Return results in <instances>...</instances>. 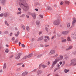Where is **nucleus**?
Here are the masks:
<instances>
[{"mask_svg":"<svg viewBox=\"0 0 76 76\" xmlns=\"http://www.w3.org/2000/svg\"><path fill=\"white\" fill-rule=\"evenodd\" d=\"M47 10H52V8L50 7H48L47 8Z\"/></svg>","mask_w":76,"mask_h":76,"instance_id":"obj_16","label":"nucleus"},{"mask_svg":"<svg viewBox=\"0 0 76 76\" xmlns=\"http://www.w3.org/2000/svg\"><path fill=\"white\" fill-rule=\"evenodd\" d=\"M21 13H22V12L20 11V12H17V15H19V14H21Z\"/></svg>","mask_w":76,"mask_h":76,"instance_id":"obj_33","label":"nucleus"},{"mask_svg":"<svg viewBox=\"0 0 76 76\" xmlns=\"http://www.w3.org/2000/svg\"><path fill=\"white\" fill-rule=\"evenodd\" d=\"M42 31H41L39 32V35H40L41 34H42Z\"/></svg>","mask_w":76,"mask_h":76,"instance_id":"obj_41","label":"nucleus"},{"mask_svg":"<svg viewBox=\"0 0 76 76\" xmlns=\"http://www.w3.org/2000/svg\"><path fill=\"white\" fill-rule=\"evenodd\" d=\"M59 61V60L58 59H56L54 61H53V64L52 65V67H53L56 64L58 61Z\"/></svg>","mask_w":76,"mask_h":76,"instance_id":"obj_3","label":"nucleus"},{"mask_svg":"<svg viewBox=\"0 0 76 76\" xmlns=\"http://www.w3.org/2000/svg\"><path fill=\"white\" fill-rule=\"evenodd\" d=\"M13 34V33H10V36H11Z\"/></svg>","mask_w":76,"mask_h":76,"instance_id":"obj_50","label":"nucleus"},{"mask_svg":"<svg viewBox=\"0 0 76 76\" xmlns=\"http://www.w3.org/2000/svg\"><path fill=\"white\" fill-rule=\"evenodd\" d=\"M15 42H18V41L17 40H15Z\"/></svg>","mask_w":76,"mask_h":76,"instance_id":"obj_61","label":"nucleus"},{"mask_svg":"<svg viewBox=\"0 0 76 76\" xmlns=\"http://www.w3.org/2000/svg\"><path fill=\"white\" fill-rule=\"evenodd\" d=\"M4 15V14L3 13H1V15H0V17H2Z\"/></svg>","mask_w":76,"mask_h":76,"instance_id":"obj_36","label":"nucleus"},{"mask_svg":"<svg viewBox=\"0 0 76 76\" xmlns=\"http://www.w3.org/2000/svg\"><path fill=\"white\" fill-rule=\"evenodd\" d=\"M26 16L27 18H29V16H28V15H26Z\"/></svg>","mask_w":76,"mask_h":76,"instance_id":"obj_58","label":"nucleus"},{"mask_svg":"<svg viewBox=\"0 0 76 76\" xmlns=\"http://www.w3.org/2000/svg\"><path fill=\"white\" fill-rule=\"evenodd\" d=\"M25 16V15L24 14H22L20 16V18H23Z\"/></svg>","mask_w":76,"mask_h":76,"instance_id":"obj_29","label":"nucleus"},{"mask_svg":"<svg viewBox=\"0 0 76 76\" xmlns=\"http://www.w3.org/2000/svg\"><path fill=\"white\" fill-rule=\"evenodd\" d=\"M39 16L41 18H43V16L42 15H40Z\"/></svg>","mask_w":76,"mask_h":76,"instance_id":"obj_39","label":"nucleus"},{"mask_svg":"<svg viewBox=\"0 0 76 76\" xmlns=\"http://www.w3.org/2000/svg\"><path fill=\"white\" fill-rule=\"evenodd\" d=\"M27 57V56H24L23 58V59H26V58Z\"/></svg>","mask_w":76,"mask_h":76,"instance_id":"obj_32","label":"nucleus"},{"mask_svg":"<svg viewBox=\"0 0 76 76\" xmlns=\"http://www.w3.org/2000/svg\"><path fill=\"white\" fill-rule=\"evenodd\" d=\"M28 72H23L22 74V76H25L26 75L28 74Z\"/></svg>","mask_w":76,"mask_h":76,"instance_id":"obj_10","label":"nucleus"},{"mask_svg":"<svg viewBox=\"0 0 76 76\" xmlns=\"http://www.w3.org/2000/svg\"><path fill=\"white\" fill-rule=\"evenodd\" d=\"M65 3L67 5H69L70 3V2H69V1H65Z\"/></svg>","mask_w":76,"mask_h":76,"instance_id":"obj_25","label":"nucleus"},{"mask_svg":"<svg viewBox=\"0 0 76 76\" xmlns=\"http://www.w3.org/2000/svg\"><path fill=\"white\" fill-rule=\"evenodd\" d=\"M5 23L7 26H10V24H8V23H7V21H5Z\"/></svg>","mask_w":76,"mask_h":76,"instance_id":"obj_17","label":"nucleus"},{"mask_svg":"<svg viewBox=\"0 0 76 76\" xmlns=\"http://www.w3.org/2000/svg\"><path fill=\"white\" fill-rule=\"evenodd\" d=\"M5 52L6 53H8L9 52V50H8L7 49H6Z\"/></svg>","mask_w":76,"mask_h":76,"instance_id":"obj_37","label":"nucleus"},{"mask_svg":"<svg viewBox=\"0 0 76 76\" xmlns=\"http://www.w3.org/2000/svg\"><path fill=\"white\" fill-rule=\"evenodd\" d=\"M71 64L73 66L76 65V59H73L71 60Z\"/></svg>","mask_w":76,"mask_h":76,"instance_id":"obj_2","label":"nucleus"},{"mask_svg":"<svg viewBox=\"0 0 76 76\" xmlns=\"http://www.w3.org/2000/svg\"><path fill=\"white\" fill-rule=\"evenodd\" d=\"M40 46L41 47H44V46L43 45H40Z\"/></svg>","mask_w":76,"mask_h":76,"instance_id":"obj_45","label":"nucleus"},{"mask_svg":"<svg viewBox=\"0 0 76 76\" xmlns=\"http://www.w3.org/2000/svg\"><path fill=\"white\" fill-rule=\"evenodd\" d=\"M58 56V54H56L55 56H54L55 57H57Z\"/></svg>","mask_w":76,"mask_h":76,"instance_id":"obj_51","label":"nucleus"},{"mask_svg":"<svg viewBox=\"0 0 76 76\" xmlns=\"http://www.w3.org/2000/svg\"><path fill=\"white\" fill-rule=\"evenodd\" d=\"M63 3H64L63 2H62V1L60 3L61 5H62L63 4Z\"/></svg>","mask_w":76,"mask_h":76,"instance_id":"obj_43","label":"nucleus"},{"mask_svg":"<svg viewBox=\"0 0 76 76\" xmlns=\"http://www.w3.org/2000/svg\"><path fill=\"white\" fill-rule=\"evenodd\" d=\"M7 67V64L6 63H4V66H3V69H6Z\"/></svg>","mask_w":76,"mask_h":76,"instance_id":"obj_15","label":"nucleus"},{"mask_svg":"<svg viewBox=\"0 0 76 76\" xmlns=\"http://www.w3.org/2000/svg\"><path fill=\"white\" fill-rule=\"evenodd\" d=\"M66 39H64L62 40V41H61V42H66Z\"/></svg>","mask_w":76,"mask_h":76,"instance_id":"obj_27","label":"nucleus"},{"mask_svg":"<svg viewBox=\"0 0 76 76\" xmlns=\"http://www.w3.org/2000/svg\"><path fill=\"white\" fill-rule=\"evenodd\" d=\"M62 63H63L62 62L60 61V62H59V64H60V65H61V64H62Z\"/></svg>","mask_w":76,"mask_h":76,"instance_id":"obj_44","label":"nucleus"},{"mask_svg":"<svg viewBox=\"0 0 76 76\" xmlns=\"http://www.w3.org/2000/svg\"><path fill=\"white\" fill-rule=\"evenodd\" d=\"M50 74H48V75H47V76H50Z\"/></svg>","mask_w":76,"mask_h":76,"instance_id":"obj_63","label":"nucleus"},{"mask_svg":"<svg viewBox=\"0 0 76 76\" xmlns=\"http://www.w3.org/2000/svg\"><path fill=\"white\" fill-rule=\"evenodd\" d=\"M18 10L19 11H20L21 10V9H20V8H18Z\"/></svg>","mask_w":76,"mask_h":76,"instance_id":"obj_52","label":"nucleus"},{"mask_svg":"<svg viewBox=\"0 0 76 76\" xmlns=\"http://www.w3.org/2000/svg\"><path fill=\"white\" fill-rule=\"evenodd\" d=\"M20 32L19 31H18L17 32V34H15V37H18L19 35V34Z\"/></svg>","mask_w":76,"mask_h":76,"instance_id":"obj_19","label":"nucleus"},{"mask_svg":"<svg viewBox=\"0 0 76 76\" xmlns=\"http://www.w3.org/2000/svg\"><path fill=\"white\" fill-rule=\"evenodd\" d=\"M71 26V24L70 23H69L67 24V28H69Z\"/></svg>","mask_w":76,"mask_h":76,"instance_id":"obj_26","label":"nucleus"},{"mask_svg":"<svg viewBox=\"0 0 76 76\" xmlns=\"http://www.w3.org/2000/svg\"><path fill=\"white\" fill-rule=\"evenodd\" d=\"M43 39V36H42L38 39V41H40V40H42Z\"/></svg>","mask_w":76,"mask_h":76,"instance_id":"obj_21","label":"nucleus"},{"mask_svg":"<svg viewBox=\"0 0 76 76\" xmlns=\"http://www.w3.org/2000/svg\"><path fill=\"white\" fill-rule=\"evenodd\" d=\"M69 70L65 69L64 70V72L65 73H67V72H69Z\"/></svg>","mask_w":76,"mask_h":76,"instance_id":"obj_28","label":"nucleus"},{"mask_svg":"<svg viewBox=\"0 0 76 76\" xmlns=\"http://www.w3.org/2000/svg\"><path fill=\"white\" fill-rule=\"evenodd\" d=\"M35 10L37 11H38V10L37 9H36Z\"/></svg>","mask_w":76,"mask_h":76,"instance_id":"obj_56","label":"nucleus"},{"mask_svg":"<svg viewBox=\"0 0 76 76\" xmlns=\"http://www.w3.org/2000/svg\"><path fill=\"white\" fill-rule=\"evenodd\" d=\"M76 23V18H73V20L72 22V25H74L75 23Z\"/></svg>","mask_w":76,"mask_h":76,"instance_id":"obj_7","label":"nucleus"},{"mask_svg":"<svg viewBox=\"0 0 76 76\" xmlns=\"http://www.w3.org/2000/svg\"><path fill=\"white\" fill-rule=\"evenodd\" d=\"M7 33H8V31H5L4 32V34H7Z\"/></svg>","mask_w":76,"mask_h":76,"instance_id":"obj_48","label":"nucleus"},{"mask_svg":"<svg viewBox=\"0 0 76 76\" xmlns=\"http://www.w3.org/2000/svg\"><path fill=\"white\" fill-rule=\"evenodd\" d=\"M24 64L22 65V67H24Z\"/></svg>","mask_w":76,"mask_h":76,"instance_id":"obj_60","label":"nucleus"},{"mask_svg":"<svg viewBox=\"0 0 76 76\" xmlns=\"http://www.w3.org/2000/svg\"><path fill=\"white\" fill-rule=\"evenodd\" d=\"M33 54L32 53H31L30 54H28V56H27V57L28 58H29L31 57H32L33 56Z\"/></svg>","mask_w":76,"mask_h":76,"instance_id":"obj_9","label":"nucleus"},{"mask_svg":"<svg viewBox=\"0 0 76 76\" xmlns=\"http://www.w3.org/2000/svg\"><path fill=\"white\" fill-rule=\"evenodd\" d=\"M71 38H72L74 39H76V31L71 34Z\"/></svg>","mask_w":76,"mask_h":76,"instance_id":"obj_4","label":"nucleus"},{"mask_svg":"<svg viewBox=\"0 0 76 76\" xmlns=\"http://www.w3.org/2000/svg\"><path fill=\"white\" fill-rule=\"evenodd\" d=\"M42 56V54L39 55L37 56V58L40 57Z\"/></svg>","mask_w":76,"mask_h":76,"instance_id":"obj_34","label":"nucleus"},{"mask_svg":"<svg viewBox=\"0 0 76 76\" xmlns=\"http://www.w3.org/2000/svg\"><path fill=\"white\" fill-rule=\"evenodd\" d=\"M60 23V20H57L56 21H55L53 22V24L56 25H58Z\"/></svg>","mask_w":76,"mask_h":76,"instance_id":"obj_6","label":"nucleus"},{"mask_svg":"<svg viewBox=\"0 0 76 76\" xmlns=\"http://www.w3.org/2000/svg\"><path fill=\"white\" fill-rule=\"evenodd\" d=\"M48 65H49L50 64V62H49V61H48Z\"/></svg>","mask_w":76,"mask_h":76,"instance_id":"obj_55","label":"nucleus"},{"mask_svg":"<svg viewBox=\"0 0 76 76\" xmlns=\"http://www.w3.org/2000/svg\"><path fill=\"white\" fill-rule=\"evenodd\" d=\"M21 28L23 29L24 30H25V26H24L23 25H21Z\"/></svg>","mask_w":76,"mask_h":76,"instance_id":"obj_20","label":"nucleus"},{"mask_svg":"<svg viewBox=\"0 0 76 76\" xmlns=\"http://www.w3.org/2000/svg\"><path fill=\"white\" fill-rule=\"evenodd\" d=\"M73 48L72 46H70L67 49L68 50H69L70 49H72V48Z\"/></svg>","mask_w":76,"mask_h":76,"instance_id":"obj_18","label":"nucleus"},{"mask_svg":"<svg viewBox=\"0 0 76 76\" xmlns=\"http://www.w3.org/2000/svg\"><path fill=\"white\" fill-rule=\"evenodd\" d=\"M42 66V64H40L39 66V68H41V67Z\"/></svg>","mask_w":76,"mask_h":76,"instance_id":"obj_47","label":"nucleus"},{"mask_svg":"<svg viewBox=\"0 0 76 76\" xmlns=\"http://www.w3.org/2000/svg\"><path fill=\"white\" fill-rule=\"evenodd\" d=\"M31 15H32V16L33 18H34V19L36 18V15L35 14V13L32 14H31Z\"/></svg>","mask_w":76,"mask_h":76,"instance_id":"obj_13","label":"nucleus"},{"mask_svg":"<svg viewBox=\"0 0 76 76\" xmlns=\"http://www.w3.org/2000/svg\"><path fill=\"white\" fill-rule=\"evenodd\" d=\"M21 46H22V47H23V48H25V45H24L23 44H22L21 45Z\"/></svg>","mask_w":76,"mask_h":76,"instance_id":"obj_40","label":"nucleus"},{"mask_svg":"<svg viewBox=\"0 0 76 76\" xmlns=\"http://www.w3.org/2000/svg\"><path fill=\"white\" fill-rule=\"evenodd\" d=\"M39 23H40V21H36V24L38 26L39 24Z\"/></svg>","mask_w":76,"mask_h":76,"instance_id":"obj_23","label":"nucleus"},{"mask_svg":"<svg viewBox=\"0 0 76 76\" xmlns=\"http://www.w3.org/2000/svg\"><path fill=\"white\" fill-rule=\"evenodd\" d=\"M34 40V39L33 38V39H31V41H33Z\"/></svg>","mask_w":76,"mask_h":76,"instance_id":"obj_57","label":"nucleus"},{"mask_svg":"<svg viewBox=\"0 0 76 76\" xmlns=\"http://www.w3.org/2000/svg\"><path fill=\"white\" fill-rule=\"evenodd\" d=\"M55 76H59V75H56Z\"/></svg>","mask_w":76,"mask_h":76,"instance_id":"obj_64","label":"nucleus"},{"mask_svg":"<svg viewBox=\"0 0 76 76\" xmlns=\"http://www.w3.org/2000/svg\"><path fill=\"white\" fill-rule=\"evenodd\" d=\"M4 15L5 17H7V13H5L4 14Z\"/></svg>","mask_w":76,"mask_h":76,"instance_id":"obj_31","label":"nucleus"},{"mask_svg":"<svg viewBox=\"0 0 76 76\" xmlns=\"http://www.w3.org/2000/svg\"><path fill=\"white\" fill-rule=\"evenodd\" d=\"M28 0H20L19 5L24 11L28 10L29 9V7L28 4L26 3Z\"/></svg>","mask_w":76,"mask_h":76,"instance_id":"obj_1","label":"nucleus"},{"mask_svg":"<svg viewBox=\"0 0 76 76\" xmlns=\"http://www.w3.org/2000/svg\"><path fill=\"white\" fill-rule=\"evenodd\" d=\"M45 38H47V39H48V40H49L50 39V38H49V37H48V36H45Z\"/></svg>","mask_w":76,"mask_h":76,"instance_id":"obj_38","label":"nucleus"},{"mask_svg":"<svg viewBox=\"0 0 76 76\" xmlns=\"http://www.w3.org/2000/svg\"><path fill=\"white\" fill-rule=\"evenodd\" d=\"M60 69V67H58V68H56V69H55L54 70V72H56V70L57 69Z\"/></svg>","mask_w":76,"mask_h":76,"instance_id":"obj_30","label":"nucleus"},{"mask_svg":"<svg viewBox=\"0 0 76 76\" xmlns=\"http://www.w3.org/2000/svg\"><path fill=\"white\" fill-rule=\"evenodd\" d=\"M20 44H21V43H20V42H19V46H20Z\"/></svg>","mask_w":76,"mask_h":76,"instance_id":"obj_54","label":"nucleus"},{"mask_svg":"<svg viewBox=\"0 0 76 76\" xmlns=\"http://www.w3.org/2000/svg\"><path fill=\"white\" fill-rule=\"evenodd\" d=\"M1 3L3 5H4L5 4H6V0H2L1 2Z\"/></svg>","mask_w":76,"mask_h":76,"instance_id":"obj_11","label":"nucleus"},{"mask_svg":"<svg viewBox=\"0 0 76 76\" xmlns=\"http://www.w3.org/2000/svg\"><path fill=\"white\" fill-rule=\"evenodd\" d=\"M49 46V45H45V47H47Z\"/></svg>","mask_w":76,"mask_h":76,"instance_id":"obj_42","label":"nucleus"},{"mask_svg":"<svg viewBox=\"0 0 76 76\" xmlns=\"http://www.w3.org/2000/svg\"><path fill=\"white\" fill-rule=\"evenodd\" d=\"M55 53V50H51L50 51V53L51 54H53Z\"/></svg>","mask_w":76,"mask_h":76,"instance_id":"obj_12","label":"nucleus"},{"mask_svg":"<svg viewBox=\"0 0 76 76\" xmlns=\"http://www.w3.org/2000/svg\"><path fill=\"white\" fill-rule=\"evenodd\" d=\"M26 29L27 31H29L30 28L28 26H26Z\"/></svg>","mask_w":76,"mask_h":76,"instance_id":"obj_22","label":"nucleus"},{"mask_svg":"<svg viewBox=\"0 0 76 76\" xmlns=\"http://www.w3.org/2000/svg\"><path fill=\"white\" fill-rule=\"evenodd\" d=\"M42 67H43V68H45V67H47V66H46V65H45L43 64L42 65Z\"/></svg>","mask_w":76,"mask_h":76,"instance_id":"obj_35","label":"nucleus"},{"mask_svg":"<svg viewBox=\"0 0 76 76\" xmlns=\"http://www.w3.org/2000/svg\"><path fill=\"white\" fill-rule=\"evenodd\" d=\"M67 41L72 42V40L70 38V37H67Z\"/></svg>","mask_w":76,"mask_h":76,"instance_id":"obj_14","label":"nucleus"},{"mask_svg":"<svg viewBox=\"0 0 76 76\" xmlns=\"http://www.w3.org/2000/svg\"><path fill=\"white\" fill-rule=\"evenodd\" d=\"M45 42H47V39H45Z\"/></svg>","mask_w":76,"mask_h":76,"instance_id":"obj_53","label":"nucleus"},{"mask_svg":"<svg viewBox=\"0 0 76 76\" xmlns=\"http://www.w3.org/2000/svg\"><path fill=\"white\" fill-rule=\"evenodd\" d=\"M68 33V32L67 31H64L62 32V34L64 35H67Z\"/></svg>","mask_w":76,"mask_h":76,"instance_id":"obj_8","label":"nucleus"},{"mask_svg":"<svg viewBox=\"0 0 76 76\" xmlns=\"http://www.w3.org/2000/svg\"><path fill=\"white\" fill-rule=\"evenodd\" d=\"M21 55V54L20 53H18L15 57V58L16 59L18 60L20 58V56Z\"/></svg>","mask_w":76,"mask_h":76,"instance_id":"obj_5","label":"nucleus"},{"mask_svg":"<svg viewBox=\"0 0 76 76\" xmlns=\"http://www.w3.org/2000/svg\"><path fill=\"white\" fill-rule=\"evenodd\" d=\"M57 66H58V67H59L60 66V65L59 64H58Z\"/></svg>","mask_w":76,"mask_h":76,"instance_id":"obj_59","label":"nucleus"},{"mask_svg":"<svg viewBox=\"0 0 76 76\" xmlns=\"http://www.w3.org/2000/svg\"><path fill=\"white\" fill-rule=\"evenodd\" d=\"M42 73V71L41 70H39L37 72V74H40L41 73Z\"/></svg>","mask_w":76,"mask_h":76,"instance_id":"obj_24","label":"nucleus"},{"mask_svg":"<svg viewBox=\"0 0 76 76\" xmlns=\"http://www.w3.org/2000/svg\"><path fill=\"white\" fill-rule=\"evenodd\" d=\"M60 57L61 59H62L63 58V56H60Z\"/></svg>","mask_w":76,"mask_h":76,"instance_id":"obj_46","label":"nucleus"},{"mask_svg":"<svg viewBox=\"0 0 76 76\" xmlns=\"http://www.w3.org/2000/svg\"><path fill=\"white\" fill-rule=\"evenodd\" d=\"M12 41H14L15 40V38L14 37H13L12 39Z\"/></svg>","mask_w":76,"mask_h":76,"instance_id":"obj_49","label":"nucleus"},{"mask_svg":"<svg viewBox=\"0 0 76 76\" xmlns=\"http://www.w3.org/2000/svg\"><path fill=\"white\" fill-rule=\"evenodd\" d=\"M2 72V70H0V72Z\"/></svg>","mask_w":76,"mask_h":76,"instance_id":"obj_62","label":"nucleus"}]
</instances>
